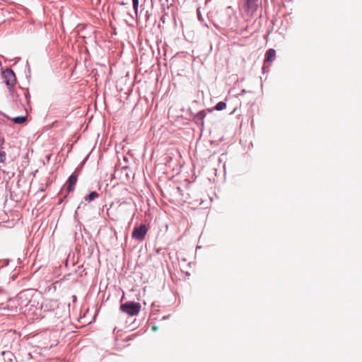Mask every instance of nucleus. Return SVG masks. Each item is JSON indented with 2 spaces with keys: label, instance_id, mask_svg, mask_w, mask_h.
Returning a JSON list of instances; mask_svg holds the SVG:
<instances>
[{
  "label": "nucleus",
  "instance_id": "nucleus-1",
  "mask_svg": "<svg viewBox=\"0 0 362 362\" xmlns=\"http://www.w3.org/2000/svg\"><path fill=\"white\" fill-rule=\"evenodd\" d=\"M259 7L258 0H240L239 13L245 22L251 21L256 16Z\"/></svg>",
  "mask_w": 362,
  "mask_h": 362
},
{
  "label": "nucleus",
  "instance_id": "nucleus-2",
  "mask_svg": "<svg viewBox=\"0 0 362 362\" xmlns=\"http://www.w3.org/2000/svg\"><path fill=\"white\" fill-rule=\"evenodd\" d=\"M31 295L27 291L21 292L16 297V300H10L8 308L11 307V313L6 315H11L13 313L17 312L18 305L21 307L27 306L31 301Z\"/></svg>",
  "mask_w": 362,
  "mask_h": 362
},
{
  "label": "nucleus",
  "instance_id": "nucleus-3",
  "mask_svg": "<svg viewBox=\"0 0 362 362\" xmlns=\"http://www.w3.org/2000/svg\"><path fill=\"white\" fill-rule=\"evenodd\" d=\"M141 304L134 301L127 302L120 305V310L129 316L137 315L141 310Z\"/></svg>",
  "mask_w": 362,
  "mask_h": 362
},
{
  "label": "nucleus",
  "instance_id": "nucleus-4",
  "mask_svg": "<svg viewBox=\"0 0 362 362\" xmlns=\"http://www.w3.org/2000/svg\"><path fill=\"white\" fill-rule=\"evenodd\" d=\"M2 76L4 83L7 86L8 88L11 90L16 83V78L14 72L11 69H7L3 71Z\"/></svg>",
  "mask_w": 362,
  "mask_h": 362
},
{
  "label": "nucleus",
  "instance_id": "nucleus-5",
  "mask_svg": "<svg viewBox=\"0 0 362 362\" xmlns=\"http://www.w3.org/2000/svg\"><path fill=\"white\" fill-rule=\"evenodd\" d=\"M147 233V228L142 224L139 227L134 228L132 232V238L138 240H143Z\"/></svg>",
  "mask_w": 362,
  "mask_h": 362
},
{
  "label": "nucleus",
  "instance_id": "nucleus-6",
  "mask_svg": "<svg viewBox=\"0 0 362 362\" xmlns=\"http://www.w3.org/2000/svg\"><path fill=\"white\" fill-rule=\"evenodd\" d=\"M77 182V175L72 174L68 179L67 183V191L71 192L74 190V187Z\"/></svg>",
  "mask_w": 362,
  "mask_h": 362
},
{
  "label": "nucleus",
  "instance_id": "nucleus-7",
  "mask_svg": "<svg viewBox=\"0 0 362 362\" xmlns=\"http://www.w3.org/2000/svg\"><path fill=\"white\" fill-rule=\"evenodd\" d=\"M276 51L274 49H269L267 51L265 54L264 62H271L275 59Z\"/></svg>",
  "mask_w": 362,
  "mask_h": 362
},
{
  "label": "nucleus",
  "instance_id": "nucleus-8",
  "mask_svg": "<svg viewBox=\"0 0 362 362\" xmlns=\"http://www.w3.org/2000/svg\"><path fill=\"white\" fill-rule=\"evenodd\" d=\"M26 119H27L26 115L15 117L11 119V120L16 124H23L26 121Z\"/></svg>",
  "mask_w": 362,
  "mask_h": 362
},
{
  "label": "nucleus",
  "instance_id": "nucleus-9",
  "mask_svg": "<svg viewBox=\"0 0 362 362\" xmlns=\"http://www.w3.org/2000/svg\"><path fill=\"white\" fill-rule=\"evenodd\" d=\"M226 103L221 101V102H218L214 108H215V110L220 111V110H223L226 109Z\"/></svg>",
  "mask_w": 362,
  "mask_h": 362
},
{
  "label": "nucleus",
  "instance_id": "nucleus-10",
  "mask_svg": "<svg viewBox=\"0 0 362 362\" xmlns=\"http://www.w3.org/2000/svg\"><path fill=\"white\" fill-rule=\"evenodd\" d=\"M98 197V194L95 192H92L89 194V195L88 196V197L86 198V200L88 201V202H91L93 201V199H95V198H97Z\"/></svg>",
  "mask_w": 362,
  "mask_h": 362
},
{
  "label": "nucleus",
  "instance_id": "nucleus-11",
  "mask_svg": "<svg viewBox=\"0 0 362 362\" xmlns=\"http://www.w3.org/2000/svg\"><path fill=\"white\" fill-rule=\"evenodd\" d=\"M133 8L135 11V13H137L138 7H139V0H132Z\"/></svg>",
  "mask_w": 362,
  "mask_h": 362
},
{
  "label": "nucleus",
  "instance_id": "nucleus-12",
  "mask_svg": "<svg viewBox=\"0 0 362 362\" xmlns=\"http://www.w3.org/2000/svg\"><path fill=\"white\" fill-rule=\"evenodd\" d=\"M6 158L5 152L0 151V163H4Z\"/></svg>",
  "mask_w": 362,
  "mask_h": 362
},
{
  "label": "nucleus",
  "instance_id": "nucleus-13",
  "mask_svg": "<svg viewBox=\"0 0 362 362\" xmlns=\"http://www.w3.org/2000/svg\"><path fill=\"white\" fill-rule=\"evenodd\" d=\"M153 329L154 331H156V330H157V327L154 326V327H153Z\"/></svg>",
  "mask_w": 362,
  "mask_h": 362
}]
</instances>
